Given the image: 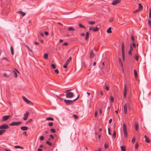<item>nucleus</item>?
<instances>
[{"instance_id":"c9c22d12","label":"nucleus","mask_w":151,"mask_h":151,"mask_svg":"<svg viewBox=\"0 0 151 151\" xmlns=\"http://www.w3.org/2000/svg\"><path fill=\"white\" fill-rule=\"evenodd\" d=\"M149 18L150 19H151V8L149 9Z\"/></svg>"},{"instance_id":"9b49d317","label":"nucleus","mask_w":151,"mask_h":151,"mask_svg":"<svg viewBox=\"0 0 151 151\" xmlns=\"http://www.w3.org/2000/svg\"><path fill=\"white\" fill-rule=\"evenodd\" d=\"M14 70H12V71H13V73H14V77L15 78H17V72L18 73H19V72L16 69H14Z\"/></svg>"},{"instance_id":"72a5a7b5","label":"nucleus","mask_w":151,"mask_h":151,"mask_svg":"<svg viewBox=\"0 0 151 151\" xmlns=\"http://www.w3.org/2000/svg\"><path fill=\"white\" fill-rule=\"evenodd\" d=\"M25 46L27 47V49L31 52H33V51H32V50H31L30 49L29 47L27 45H25Z\"/></svg>"},{"instance_id":"39448f33","label":"nucleus","mask_w":151,"mask_h":151,"mask_svg":"<svg viewBox=\"0 0 151 151\" xmlns=\"http://www.w3.org/2000/svg\"><path fill=\"white\" fill-rule=\"evenodd\" d=\"M22 123L21 122H13L9 124L10 126H18Z\"/></svg>"},{"instance_id":"052dcab7","label":"nucleus","mask_w":151,"mask_h":151,"mask_svg":"<svg viewBox=\"0 0 151 151\" xmlns=\"http://www.w3.org/2000/svg\"><path fill=\"white\" fill-rule=\"evenodd\" d=\"M88 36H86V37H85V39L86 40H88Z\"/></svg>"},{"instance_id":"de8ad7c7","label":"nucleus","mask_w":151,"mask_h":151,"mask_svg":"<svg viewBox=\"0 0 151 151\" xmlns=\"http://www.w3.org/2000/svg\"><path fill=\"white\" fill-rule=\"evenodd\" d=\"M104 147H105V149H107L108 148V144H106V143H105L104 144Z\"/></svg>"},{"instance_id":"a18cd8bd","label":"nucleus","mask_w":151,"mask_h":151,"mask_svg":"<svg viewBox=\"0 0 151 151\" xmlns=\"http://www.w3.org/2000/svg\"><path fill=\"white\" fill-rule=\"evenodd\" d=\"M51 67L52 68H53L54 69L55 68H56L55 65L53 64H52L51 65Z\"/></svg>"},{"instance_id":"412c9836","label":"nucleus","mask_w":151,"mask_h":151,"mask_svg":"<svg viewBox=\"0 0 151 151\" xmlns=\"http://www.w3.org/2000/svg\"><path fill=\"white\" fill-rule=\"evenodd\" d=\"M134 73L135 77L136 79L137 78V73L136 70H134Z\"/></svg>"},{"instance_id":"c03bdc74","label":"nucleus","mask_w":151,"mask_h":151,"mask_svg":"<svg viewBox=\"0 0 151 151\" xmlns=\"http://www.w3.org/2000/svg\"><path fill=\"white\" fill-rule=\"evenodd\" d=\"M51 131L53 133H55V129H50Z\"/></svg>"},{"instance_id":"f257e3e1","label":"nucleus","mask_w":151,"mask_h":151,"mask_svg":"<svg viewBox=\"0 0 151 151\" xmlns=\"http://www.w3.org/2000/svg\"><path fill=\"white\" fill-rule=\"evenodd\" d=\"M79 95H78L76 98L73 100L65 99L64 100V102L67 105H69L72 104L73 101H76L79 98Z\"/></svg>"},{"instance_id":"bf43d9fd","label":"nucleus","mask_w":151,"mask_h":151,"mask_svg":"<svg viewBox=\"0 0 151 151\" xmlns=\"http://www.w3.org/2000/svg\"><path fill=\"white\" fill-rule=\"evenodd\" d=\"M88 36H86V37H85V39L86 40H88Z\"/></svg>"},{"instance_id":"864d4df0","label":"nucleus","mask_w":151,"mask_h":151,"mask_svg":"<svg viewBox=\"0 0 151 151\" xmlns=\"http://www.w3.org/2000/svg\"><path fill=\"white\" fill-rule=\"evenodd\" d=\"M140 11H139V10H138V9H137L135 10V11H134L133 12V13H137V12H140Z\"/></svg>"},{"instance_id":"c85d7f7f","label":"nucleus","mask_w":151,"mask_h":151,"mask_svg":"<svg viewBox=\"0 0 151 151\" xmlns=\"http://www.w3.org/2000/svg\"><path fill=\"white\" fill-rule=\"evenodd\" d=\"M148 24L150 28H151V20L150 19H148Z\"/></svg>"},{"instance_id":"1a4fd4ad","label":"nucleus","mask_w":151,"mask_h":151,"mask_svg":"<svg viewBox=\"0 0 151 151\" xmlns=\"http://www.w3.org/2000/svg\"><path fill=\"white\" fill-rule=\"evenodd\" d=\"M29 114V113L28 111H26L24 114V117L23 118L24 120H26L27 119Z\"/></svg>"},{"instance_id":"f704fd0d","label":"nucleus","mask_w":151,"mask_h":151,"mask_svg":"<svg viewBox=\"0 0 151 151\" xmlns=\"http://www.w3.org/2000/svg\"><path fill=\"white\" fill-rule=\"evenodd\" d=\"M88 23L90 24L93 25L95 23V21H89Z\"/></svg>"},{"instance_id":"49530a36","label":"nucleus","mask_w":151,"mask_h":151,"mask_svg":"<svg viewBox=\"0 0 151 151\" xmlns=\"http://www.w3.org/2000/svg\"><path fill=\"white\" fill-rule=\"evenodd\" d=\"M135 138L134 137H133L132 139V143H134L135 142Z\"/></svg>"},{"instance_id":"6ab92c4d","label":"nucleus","mask_w":151,"mask_h":151,"mask_svg":"<svg viewBox=\"0 0 151 151\" xmlns=\"http://www.w3.org/2000/svg\"><path fill=\"white\" fill-rule=\"evenodd\" d=\"M135 129L136 131H137L138 129L139 125L138 123H136L135 125Z\"/></svg>"},{"instance_id":"e433bc0d","label":"nucleus","mask_w":151,"mask_h":151,"mask_svg":"<svg viewBox=\"0 0 151 151\" xmlns=\"http://www.w3.org/2000/svg\"><path fill=\"white\" fill-rule=\"evenodd\" d=\"M46 143L50 146H51L52 145V143L48 141H47Z\"/></svg>"},{"instance_id":"b1692460","label":"nucleus","mask_w":151,"mask_h":151,"mask_svg":"<svg viewBox=\"0 0 151 151\" xmlns=\"http://www.w3.org/2000/svg\"><path fill=\"white\" fill-rule=\"evenodd\" d=\"M68 30L69 31H74L75 30V29L73 27H70L68 28Z\"/></svg>"},{"instance_id":"2eb2a0df","label":"nucleus","mask_w":151,"mask_h":151,"mask_svg":"<svg viewBox=\"0 0 151 151\" xmlns=\"http://www.w3.org/2000/svg\"><path fill=\"white\" fill-rule=\"evenodd\" d=\"M133 50V48H132V47L131 45H130V50H129L128 52V54L129 55H131L132 54V51Z\"/></svg>"},{"instance_id":"8fccbe9b","label":"nucleus","mask_w":151,"mask_h":151,"mask_svg":"<svg viewBox=\"0 0 151 151\" xmlns=\"http://www.w3.org/2000/svg\"><path fill=\"white\" fill-rule=\"evenodd\" d=\"M131 39H132V40L133 41H134V37H133V36L132 35H131Z\"/></svg>"},{"instance_id":"4be33fe9","label":"nucleus","mask_w":151,"mask_h":151,"mask_svg":"<svg viewBox=\"0 0 151 151\" xmlns=\"http://www.w3.org/2000/svg\"><path fill=\"white\" fill-rule=\"evenodd\" d=\"M6 131V130L5 129H1L0 130V135H2Z\"/></svg>"},{"instance_id":"423d86ee","label":"nucleus","mask_w":151,"mask_h":151,"mask_svg":"<svg viewBox=\"0 0 151 151\" xmlns=\"http://www.w3.org/2000/svg\"><path fill=\"white\" fill-rule=\"evenodd\" d=\"M10 115L4 116L2 118L1 121L2 122H4L5 121H6L8 119L10 118Z\"/></svg>"},{"instance_id":"0eeeda50","label":"nucleus","mask_w":151,"mask_h":151,"mask_svg":"<svg viewBox=\"0 0 151 151\" xmlns=\"http://www.w3.org/2000/svg\"><path fill=\"white\" fill-rule=\"evenodd\" d=\"M127 93V89L126 85L125 84L124 85V96L125 98L126 97V94Z\"/></svg>"},{"instance_id":"f03ea898","label":"nucleus","mask_w":151,"mask_h":151,"mask_svg":"<svg viewBox=\"0 0 151 151\" xmlns=\"http://www.w3.org/2000/svg\"><path fill=\"white\" fill-rule=\"evenodd\" d=\"M71 90H68L66 91L65 92L67 93L66 94V96L67 98H72L74 94L73 93L71 92H68Z\"/></svg>"},{"instance_id":"37998d69","label":"nucleus","mask_w":151,"mask_h":151,"mask_svg":"<svg viewBox=\"0 0 151 151\" xmlns=\"http://www.w3.org/2000/svg\"><path fill=\"white\" fill-rule=\"evenodd\" d=\"M53 124L52 122H50L48 124V126L50 127L52 126L53 125Z\"/></svg>"},{"instance_id":"4468645a","label":"nucleus","mask_w":151,"mask_h":151,"mask_svg":"<svg viewBox=\"0 0 151 151\" xmlns=\"http://www.w3.org/2000/svg\"><path fill=\"white\" fill-rule=\"evenodd\" d=\"M94 54L93 52V50H91L90 52V57L91 58H92L94 57Z\"/></svg>"},{"instance_id":"5fc2aeb1","label":"nucleus","mask_w":151,"mask_h":151,"mask_svg":"<svg viewBox=\"0 0 151 151\" xmlns=\"http://www.w3.org/2000/svg\"><path fill=\"white\" fill-rule=\"evenodd\" d=\"M68 64L65 63V64L63 65V67L65 68H66L67 67Z\"/></svg>"},{"instance_id":"473e14b6","label":"nucleus","mask_w":151,"mask_h":151,"mask_svg":"<svg viewBox=\"0 0 151 151\" xmlns=\"http://www.w3.org/2000/svg\"><path fill=\"white\" fill-rule=\"evenodd\" d=\"M79 27L81 28H83L84 29H85L86 28L82 24H79Z\"/></svg>"},{"instance_id":"0e129e2a","label":"nucleus","mask_w":151,"mask_h":151,"mask_svg":"<svg viewBox=\"0 0 151 151\" xmlns=\"http://www.w3.org/2000/svg\"><path fill=\"white\" fill-rule=\"evenodd\" d=\"M32 119H30L28 120V122H32Z\"/></svg>"},{"instance_id":"cd10ccee","label":"nucleus","mask_w":151,"mask_h":151,"mask_svg":"<svg viewBox=\"0 0 151 151\" xmlns=\"http://www.w3.org/2000/svg\"><path fill=\"white\" fill-rule=\"evenodd\" d=\"M46 120L53 121L54 120V119L53 118H52V117H48V118H47L46 119Z\"/></svg>"},{"instance_id":"6e6552de","label":"nucleus","mask_w":151,"mask_h":151,"mask_svg":"<svg viewBox=\"0 0 151 151\" xmlns=\"http://www.w3.org/2000/svg\"><path fill=\"white\" fill-rule=\"evenodd\" d=\"M122 56L123 60H124V45L123 43L122 45Z\"/></svg>"},{"instance_id":"58836bf2","label":"nucleus","mask_w":151,"mask_h":151,"mask_svg":"<svg viewBox=\"0 0 151 151\" xmlns=\"http://www.w3.org/2000/svg\"><path fill=\"white\" fill-rule=\"evenodd\" d=\"M105 88L106 90V91H108L109 89V86H105Z\"/></svg>"},{"instance_id":"680f3d73","label":"nucleus","mask_w":151,"mask_h":151,"mask_svg":"<svg viewBox=\"0 0 151 151\" xmlns=\"http://www.w3.org/2000/svg\"><path fill=\"white\" fill-rule=\"evenodd\" d=\"M93 27H89V30H92L93 31Z\"/></svg>"},{"instance_id":"a211bd4d","label":"nucleus","mask_w":151,"mask_h":151,"mask_svg":"<svg viewBox=\"0 0 151 151\" xmlns=\"http://www.w3.org/2000/svg\"><path fill=\"white\" fill-rule=\"evenodd\" d=\"M21 129L23 131H26L28 129V127L27 126H23L21 127Z\"/></svg>"},{"instance_id":"79ce46f5","label":"nucleus","mask_w":151,"mask_h":151,"mask_svg":"<svg viewBox=\"0 0 151 151\" xmlns=\"http://www.w3.org/2000/svg\"><path fill=\"white\" fill-rule=\"evenodd\" d=\"M73 116L75 119H77L78 118V116L76 114H73Z\"/></svg>"},{"instance_id":"ddd939ff","label":"nucleus","mask_w":151,"mask_h":151,"mask_svg":"<svg viewBox=\"0 0 151 151\" xmlns=\"http://www.w3.org/2000/svg\"><path fill=\"white\" fill-rule=\"evenodd\" d=\"M144 137L145 138V141L146 142L149 143L150 142V140L148 138L146 135H145Z\"/></svg>"},{"instance_id":"aec40b11","label":"nucleus","mask_w":151,"mask_h":151,"mask_svg":"<svg viewBox=\"0 0 151 151\" xmlns=\"http://www.w3.org/2000/svg\"><path fill=\"white\" fill-rule=\"evenodd\" d=\"M120 148L121 149V151H125L126 150V147L124 146H121Z\"/></svg>"},{"instance_id":"a19ab883","label":"nucleus","mask_w":151,"mask_h":151,"mask_svg":"<svg viewBox=\"0 0 151 151\" xmlns=\"http://www.w3.org/2000/svg\"><path fill=\"white\" fill-rule=\"evenodd\" d=\"M138 147V144L137 143H136L135 144V148L136 149H137Z\"/></svg>"},{"instance_id":"6e6d98bb","label":"nucleus","mask_w":151,"mask_h":151,"mask_svg":"<svg viewBox=\"0 0 151 151\" xmlns=\"http://www.w3.org/2000/svg\"><path fill=\"white\" fill-rule=\"evenodd\" d=\"M4 76L5 77H9V76H8V75L6 73H4Z\"/></svg>"},{"instance_id":"13d9d810","label":"nucleus","mask_w":151,"mask_h":151,"mask_svg":"<svg viewBox=\"0 0 151 151\" xmlns=\"http://www.w3.org/2000/svg\"><path fill=\"white\" fill-rule=\"evenodd\" d=\"M132 46L134 48L136 47V45L134 42L132 43Z\"/></svg>"},{"instance_id":"4d7b16f0","label":"nucleus","mask_w":151,"mask_h":151,"mask_svg":"<svg viewBox=\"0 0 151 151\" xmlns=\"http://www.w3.org/2000/svg\"><path fill=\"white\" fill-rule=\"evenodd\" d=\"M3 59H5L6 61L9 62V60L6 58H3Z\"/></svg>"},{"instance_id":"3c124183","label":"nucleus","mask_w":151,"mask_h":151,"mask_svg":"<svg viewBox=\"0 0 151 151\" xmlns=\"http://www.w3.org/2000/svg\"><path fill=\"white\" fill-rule=\"evenodd\" d=\"M44 137L43 136H41L40 137V139L41 140H44Z\"/></svg>"},{"instance_id":"dca6fc26","label":"nucleus","mask_w":151,"mask_h":151,"mask_svg":"<svg viewBox=\"0 0 151 151\" xmlns=\"http://www.w3.org/2000/svg\"><path fill=\"white\" fill-rule=\"evenodd\" d=\"M17 13L21 15L22 17L24 16L26 14L25 13L21 11H18Z\"/></svg>"},{"instance_id":"5701e85b","label":"nucleus","mask_w":151,"mask_h":151,"mask_svg":"<svg viewBox=\"0 0 151 151\" xmlns=\"http://www.w3.org/2000/svg\"><path fill=\"white\" fill-rule=\"evenodd\" d=\"M106 32L109 33H111L112 32L111 28V27H109L107 30Z\"/></svg>"},{"instance_id":"603ef678","label":"nucleus","mask_w":151,"mask_h":151,"mask_svg":"<svg viewBox=\"0 0 151 151\" xmlns=\"http://www.w3.org/2000/svg\"><path fill=\"white\" fill-rule=\"evenodd\" d=\"M113 20H114L113 18H110L109 20V22H111L113 21Z\"/></svg>"},{"instance_id":"9d476101","label":"nucleus","mask_w":151,"mask_h":151,"mask_svg":"<svg viewBox=\"0 0 151 151\" xmlns=\"http://www.w3.org/2000/svg\"><path fill=\"white\" fill-rule=\"evenodd\" d=\"M22 97L24 101L26 102L27 104H30V103H31V102L27 99L25 97L23 96Z\"/></svg>"},{"instance_id":"20e7f679","label":"nucleus","mask_w":151,"mask_h":151,"mask_svg":"<svg viewBox=\"0 0 151 151\" xmlns=\"http://www.w3.org/2000/svg\"><path fill=\"white\" fill-rule=\"evenodd\" d=\"M9 127L6 124H4L0 126V129H5L9 128Z\"/></svg>"},{"instance_id":"774afa93","label":"nucleus","mask_w":151,"mask_h":151,"mask_svg":"<svg viewBox=\"0 0 151 151\" xmlns=\"http://www.w3.org/2000/svg\"><path fill=\"white\" fill-rule=\"evenodd\" d=\"M112 119H110L109 121V123H111L112 122Z\"/></svg>"},{"instance_id":"4c0bfd02","label":"nucleus","mask_w":151,"mask_h":151,"mask_svg":"<svg viewBox=\"0 0 151 151\" xmlns=\"http://www.w3.org/2000/svg\"><path fill=\"white\" fill-rule=\"evenodd\" d=\"M14 147L15 148H23L22 147H21V146L18 145H16L14 146Z\"/></svg>"},{"instance_id":"f3484780","label":"nucleus","mask_w":151,"mask_h":151,"mask_svg":"<svg viewBox=\"0 0 151 151\" xmlns=\"http://www.w3.org/2000/svg\"><path fill=\"white\" fill-rule=\"evenodd\" d=\"M139 5V7H138V10H139V11H141L142 9H143V6L140 3H139L138 4Z\"/></svg>"},{"instance_id":"ea45409f","label":"nucleus","mask_w":151,"mask_h":151,"mask_svg":"<svg viewBox=\"0 0 151 151\" xmlns=\"http://www.w3.org/2000/svg\"><path fill=\"white\" fill-rule=\"evenodd\" d=\"M114 100V97L112 96H110V101L111 102H113Z\"/></svg>"},{"instance_id":"bb28decb","label":"nucleus","mask_w":151,"mask_h":151,"mask_svg":"<svg viewBox=\"0 0 151 151\" xmlns=\"http://www.w3.org/2000/svg\"><path fill=\"white\" fill-rule=\"evenodd\" d=\"M119 63L121 65L122 67H123V64L122 61V60L120 58H119Z\"/></svg>"},{"instance_id":"e2e57ef3","label":"nucleus","mask_w":151,"mask_h":151,"mask_svg":"<svg viewBox=\"0 0 151 151\" xmlns=\"http://www.w3.org/2000/svg\"><path fill=\"white\" fill-rule=\"evenodd\" d=\"M70 61H69V60H68L66 61V62H65V63H66V64H67L68 65L69 64V63L70 62Z\"/></svg>"},{"instance_id":"7ed1b4c3","label":"nucleus","mask_w":151,"mask_h":151,"mask_svg":"<svg viewBox=\"0 0 151 151\" xmlns=\"http://www.w3.org/2000/svg\"><path fill=\"white\" fill-rule=\"evenodd\" d=\"M123 130L125 137L127 138V127L125 123H124L123 124Z\"/></svg>"},{"instance_id":"09e8293b","label":"nucleus","mask_w":151,"mask_h":151,"mask_svg":"<svg viewBox=\"0 0 151 151\" xmlns=\"http://www.w3.org/2000/svg\"><path fill=\"white\" fill-rule=\"evenodd\" d=\"M54 71L57 74H58L59 73V71H58V69H56V70H54Z\"/></svg>"},{"instance_id":"2f4dec72","label":"nucleus","mask_w":151,"mask_h":151,"mask_svg":"<svg viewBox=\"0 0 151 151\" xmlns=\"http://www.w3.org/2000/svg\"><path fill=\"white\" fill-rule=\"evenodd\" d=\"M135 60L136 61H138V60L139 56L137 54H136L135 55Z\"/></svg>"},{"instance_id":"69168bd1","label":"nucleus","mask_w":151,"mask_h":151,"mask_svg":"<svg viewBox=\"0 0 151 151\" xmlns=\"http://www.w3.org/2000/svg\"><path fill=\"white\" fill-rule=\"evenodd\" d=\"M27 134V132H24L22 133L23 135H26Z\"/></svg>"},{"instance_id":"393cba45","label":"nucleus","mask_w":151,"mask_h":151,"mask_svg":"<svg viewBox=\"0 0 151 151\" xmlns=\"http://www.w3.org/2000/svg\"><path fill=\"white\" fill-rule=\"evenodd\" d=\"M112 137L113 139L115 138L116 137V132L115 131H114Z\"/></svg>"},{"instance_id":"a878e982","label":"nucleus","mask_w":151,"mask_h":151,"mask_svg":"<svg viewBox=\"0 0 151 151\" xmlns=\"http://www.w3.org/2000/svg\"><path fill=\"white\" fill-rule=\"evenodd\" d=\"M48 54L47 53H45L44 55V58L45 59H47L48 58Z\"/></svg>"},{"instance_id":"c756f323","label":"nucleus","mask_w":151,"mask_h":151,"mask_svg":"<svg viewBox=\"0 0 151 151\" xmlns=\"http://www.w3.org/2000/svg\"><path fill=\"white\" fill-rule=\"evenodd\" d=\"M10 49H11V51L12 55H13V54H14V50H13V47L12 46H11V47H10Z\"/></svg>"},{"instance_id":"7c9ffc66","label":"nucleus","mask_w":151,"mask_h":151,"mask_svg":"<svg viewBox=\"0 0 151 151\" xmlns=\"http://www.w3.org/2000/svg\"><path fill=\"white\" fill-rule=\"evenodd\" d=\"M99 30V28L97 27H96L95 28H93V31L94 32H96L98 31Z\"/></svg>"},{"instance_id":"f8f14e48","label":"nucleus","mask_w":151,"mask_h":151,"mask_svg":"<svg viewBox=\"0 0 151 151\" xmlns=\"http://www.w3.org/2000/svg\"><path fill=\"white\" fill-rule=\"evenodd\" d=\"M124 114H126L127 113V104H126L124 105Z\"/></svg>"},{"instance_id":"338daca9","label":"nucleus","mask_w":151,"mask_h":151,"mask_svg":"<svg viewBox=\"0 0 151 151\" xmlns=\"http://www.w3.org/2000/svg\"><path fill=\"white\" fill-rule=\"evenodd\" d=\"M35 44L37 45H38L39 44V42H35Z\"/></svg>"}]
</instances>
